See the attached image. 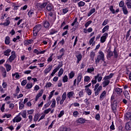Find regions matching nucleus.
I'll use <instances>...</instances> for the list:
<instances>
[{
	"instance_id": "obj_1",
	"label": "nucleus",
	"mask_w": 131,
	"mask_h": 131,
	"mask_svg": "<svg viewBox=\"0 0 131 131\" xmlns=\"http://www.w3.org/2000/svg\"><path fill=\"white\" fill-rule=\"evenodd\" d=\"M76 122V123H80V124H84V123H86V124H91L92 122V120H86L82 117L78 118Z\"/></svg>"
},
{
	"instance_id": "obj_2",
	"label": "nucleus",
	"mask_w": 131,
	"mask_h": 131,
	"mask_svg": "<svg viewBox=\"0 0 131 131\" xmlns=\"http://www.w3.org/2000/svg\"><path fill=\"white\" fill-rule=\"evenodd\" d=\"M41 25L38 24L36 25L33 29V34L34 36H37V34L41 30Z\"/></svg>"
},
{
	"instance_id": "obj_3",
	"label": "nucleus",
	"mask_w": 131,
	"mask_h": 131,
	"mask_svg": "<svg viewBox=\"0 0 131 131\" xmlns=\"http://www.w3.org/2000/svg\"><path fill=\"white\" fill-rule=\"evenodd\" d=\"M17 58V55H16V52L14 51H12L11 52V55L9 56L7 61H9L10 63H12Z\"/></svg>"
},
{
	"instance_id": "obj_4",
	"label": "nucleus",
	"mask_w": 131,
	"mask_h": 131,
	"mask_svg": "<svg viewBox=\"0 0 131 131\" xmlns=\"http://www.w3.org/2000/svg\"><path fill=\"white\" fill-rule=\"evenodd\" d=\"M117 101L116 100H114L112 104V110L113 113L114 114H116V112L117 111Z\"/></svg>"
},
{
	"instance_id": "obj_5",
	"label": "nucleus",
	"mask_w": 131,
	"mask_h": 131,
	"mask_svg": "<svg viewBox=\"0 0 131 131\" xmlns=\"http://www.w3.org/2000/svg\"><path fill=\"white\" fill-rule=\"evenodd\" d=\"M47 5H48V3L45 2L43 3H38L36 4V7L39 10H42L43 9H45L46 7L47 6Z\"/></svg>"
},
{
	"instance_id": "obj_6",
	"label": "nucleus",
	"mask_w": 131,
	"mask_h": 131,
	"mask_svg": "<svg viewBox=\"0 0 131 131\" xmlns=\"http://www.w3.org/2000/svg\"><path fill=\"white\" fill-rule=\"evenodd\" d=\"M22 120V118L18 114L13 119L12 121L13 123H16V122H20Z\"/></svg>"
},
{
	"instance_id": "obj_7",
	"label": "nucleus",
	"mask_w": 131,
	"mask_h": 131,
	"mask_svg": "<svg viewBox=\"0 0 131 131\" xmlns=\"http://www.w3.org/2000/svg\"><path fill=\"white\" fill-rule=\"evenodd\" d=\"M107 37H108V33H105L100 38V42H101V43H104V42L106 41Z\"/></svg>"
},
{
	"instance_id": "obj_8",
	"label": "nucleus",
	"mask_w": 131,
	"mask_h": 131,
	"mask_svg": "<svg viewBox=\"0 0 131 131\" xmlns=\"http://www.w3.org/2000/svg\"><path fill=\"white\" fill-rule=\"evenodd\" d=\"M46 6V9L48 12H54V5L51 3H49Z\"/></svg>"
},
{
	"instance_id": "obj_9",
	"label": "nucleus",
	"mask_w": 131,
	"mask_h": 131,
	"mask_svg": "<svg viewBox=\"0 0 131 131\" xmlns=\"http://www.w3.org/2000/svg\"><path fill=\"white\" fill-rule=\"evenodd\" d=\"M63 64H58V66L55 68L53 70L52 73L51 74V76H54V75L61 68V67H62Z\"/></svg>"
},
{
	"instance_id": "obj_10",
	"label": "nucleus",
	"mask_w": 131,
	"mask_h": 131,
	"mask_svg": "<svg viewBox=\"0 0 131 131\" xmlns=\"http://www.w3.org/2000/svg\"><path fill=\"white\" fill-rule=\"evenodd\" d=\"M2 72V75L3 78H6L7 77V71H6V69L4 67H1L0 68Z\"/></svg>"
},
{
	"instance_id": "obj_11",
	"label": "nucleus",
	"mask_w": 131,
	"mask_h": 131,
	"mask_svg": "<svg viewBox=\"0 0 131 131\" xmlns=\"http://www.w3.org/2000/svg\"><path fill=\"white\" fill-rule=\"evenodd\" d=\"M59 131H71V128L66 126H61L59 128Z\"/></svg>"
},
{
	"instance_id": "obj_12",
	"label": "nucleus",
	"mask_w": 131,
	"mask_h": 131,
	"mask_svg": "<svg viewBox=\"0 0 131 131\" xmlns=\"http://www.w3.org/2000/svg\"><path fill=\"white\" fill-rule=\"evenodd\" d=\"M105 60V57H103L102 56H100L99 55H97V58L95 59V63L99 64L100 63V61H104Z\"/></svg>"
},
{
	"instance_id": "obj_13",
	"label": "nucleus",
	"mask_w": 131,
	"mask_h": 131,
	"mask_svg": "<svg viewBox=\"0 0 131 131\" xmlns=\"http://www.w3.org/2000/svg\"><path fill=\"white\" fill-rule=\"evenodd\" d=\"M100 75H101V74H97V75L96 76H94V79H93L91 80V82L92 83V86H94V85H95V84H96V83H97V79H98V77H99V76H100Z\"/></svg>"
},
{
	"instance_id": "obj_14",
	"label": "nucleus",
	"mask_w": 131,
	"mask_h": 131,
	"mask_svg": "<svg viewBox=\"0 0 131 131\" xmlns=\"http://www.w3.org/2000/svg\"><path fill=\"white\" fill-rule=\"evenodd\" d=\"M43 26L46 29H50V23L48 20L43 21Z\"/></svg>"
},
{
	"instance_id": "obj_15",
	"label": "nucleus",
	"mask_w": 131,
	"mask_h": 131,
	"mask_svg": "<svg viewBox=\"0 0 131 131\" xmlns=\"http://www.w3.org/2000/svg\"><path fill=\"white\" fill-rule=\"evenodd\" d=\"M18 115L19 116L21 115L23 118H26V117H27V111H26V110H24L18 113Z\"/></svg>"
},
{
	"instance_id": "obj_16",
	"label": "nucleus",
	"mask_w": 131,
	"mask_h": 131,
	"mask_svg": "<svg viewBox=\"0 0 131 131\" xmlns=\"http://www.w3.org/2000/svg\"><path fill=\"white\" fill-rule=\"evenodd\" d=\"M114 76V73H111L109 75H106L103 77V80H109V79H111Z\"/></svg>"
},
{
	"instance_id": "obj_17",
	"label": "nucleus",
	"mask_w": 131,
	"mask_h": 131,
	"mask_svg": "<svg viewBox=\"0 0 131 131\" xmlns=\"http://www.w3.org/2000/svg\"><path fill=\"white\" fill-rule=\"evenodd\" d=\"M76 57L77 59L76 61L77 64H79V62H80V61H81V59H82V54H81V53H79L76 55Z\"/></svg>"
},
{
	"instance_id": "obj_18",
	"label": "nucleus",
	"mask_w": 131,
	"mask_h": 131,
	"mask_svg": "<svg viewBox=\"0 0 131 131\" xmlns=\"http://www.w3.org/2000/svg\"><path fill=\"white\" fill-rule=\"evenodd\" d=\"M104 98H106V91H103L99 97L100 101H103Z\"/></svg>"
},
{
	"instance_id": "obj_19",
	"label": "nucleus",
	"mask_w": 131,
	"mask_h": 131,
	"mask_svg": "<svg viewBox=\"0 0 131 131\" xmlns=\"http://www.w3.org/2000/svg\"><path fill=\"white\" fill-rule=\"evenodd\" d=\"M11 52H12V50L10 49H8L4 51L3 55L4 56H6V57H9Z\"/></svg>"
},
{
	"instance_id": "obj_20",
	"label": "nucleus",
	"mask_w": 131,
	"mask_h": 131,
	"mask_svg": "<svg viewBox=\"0 0 131 131\" xmlns=\"http://www.w3.org/2000/svg\"><path fill=\"white\" fill-rule=\"evenodd\" d=\"M74 95H75V94H74V92L71 91V92H69V93H68V94H67V97L70 100H71V98H74V97H73V96H74Z\"/></svg>"
},
{
	"instance_id": "obj_21",
	"label": "nucleus",
	"mask_w": 131,
	"mask_h": 131,
	"mask_svg": "<svg viewBox=\"0 0 131 131\" xmlns=\"http://www.w3.org/2000/svg\"><path fill=\"white\" fill-rule=\"evenodd\" d=\"M42 93H43V90H41L39 93L36 96L35 101L36 102L38 100L39 98H40L42 96Z\"/></svg>"
},
{
	"instance_id": "obj_22",
	"label": "nucleus",
	"mask_w": 131,
	"mask_h": 131,
	"mask_svg": "<svg viewBox=\"0 0 131 131\" xmlns=\"http://www.w3.org/2000/svg\"><path fill=\"white\" fill-rule=\"evenodd\" d=\"M115 92L117 95L120 96L121 93H122V89L117 87L115 89Z\"/></svg>"
},
{
	"instance_id": "obj_23",
	"label": "nucleus",
	"mask_w": 131,
	"mask_h": 131,
	"mask_svg": "<svg viewBox=\"0 0 131 131\" xmlns=\"http://www.w3.org/2000/svg\"><path fill=\"white\" fill-rule=\"evenodd\" d=\"M52 68H53V66L52 65H49L48 66V68H46L45 70H44V73L45 74H48L52 70Z\"/></svg>"
},
{
	"instance_id": "obj_24",
	"label": "nucleus",
	"mask_w": 131,
	"mask_h": 131,
	"mask_svg": "<svg viewBox=\"0 0 131 131\" xmlns=\"http://www.w3.org/2000/svg\"><path fill=\"white\" fill-rule=\"evenodd\" d=\"M49 32L50 35H54V34H57V33L59 32V30L53 28L49 31Z\"/></svg>"
},
{
	"instance_id": "obj_25",
	"label": "nucleus",
	"mask_w": 131,
	"mask_h": 131,
	"mask_svg": "<svg viewBox=\"0 0 131 131\" xmlns=\"http://www.w3.org/2000/svg\"><path fill=\"white\" fill-rule=\"evenodd\" d=\"M104 81L102 82V84L103 85V88H106L107 85H109L110 83V80H104Z\"/></svg>"
},
{
	"instance_id": "obj_26",
	"label": "nucleus",
	"mask_w": 131,
	"mask_h": 131,
	"mask_svg": "<svg viewBox=\"0 0 131 131\" xmlns=\"http://www.w3.org/2000/svg\"><path fill=\"white\" fill-rule=\"evenodd\" d=\"M82 74L80 73L78 74L77 76V84L78 85L79 83H80V81H81V79L82 78Z\"/></svg>"
},
{
	"instance_id": "obj_27",
	"label": "nucleus",
	"mask_w": 131,
	"mask_h": 131,
	"mask_svg": "<svg viewBox=\"0 0 131 131\" xmlns=\"http://www.w3.org/2000/svg\"><path fill=\"white\" fill-rule=\"evenodd\" d=\"M103 88V87L102 86V85L99 86L97 89L95 91V96H98V95H99V94H100V92H101V90H102V89Z\"/></svg>"
},
{
	"instance_id": "obj_28",
	"label": "nucleus",
	"mask_w": 131,
	"mask_h": 131,
	"mask_svg": "<svg viewBox=\"0 0 131 131\" xmlns=\"http://www.w3.org/2000/svg\"><path fill=\"white\" fill-rule=\"evenodd\" d=\"M4 66L6 68V71L7 72H9V71H11V70H12V66H11V64H5Z\"/></svg>"
},
{
	"instance_id": "obj_29",
	"label": "nucleus",
	"mask_w": 131,
	"mask_h": 131,
	"mask_svg": "<svg viewBox=\"0 0 131 131\" xmlns=\"http://www.w3.org/2000/svg\"><path fill=\"white\" fill-rule=\"evenodd\" d=\"M125 129L126 130H131V123L130 122H128L125 124Z\"/></svg>"
},
{
	"instance_id": "obj_30",
	"label": "nucleus",
	"mask_w": 131,
	"mask_h": 131,
	"mask_svg": "<svg viewBox=\"0 0 131 131\" xmlns=\"http://www.w3.org/2000/svg\"><path fill=\"white\" fill-rule=\"evenodd\" d=\"M125 117V119H126V120H128L129 119V118H130L131 117V112H127L126 114L124 116Z\"/></svg>"
},
{
	"instance_id": "obj_31",
	"label": "nucleus",
	"mask_w": 131,
	"mask_h": 131,
	"mask_svg": "<svg viewBox=\"0 0 131 131\" xmlns=\"http://www.w3.org/2000/svg\"><path fill=\"white\" fill-rule=\"evenodd\" d=\"M83 33H88V32L91 33L93 32V28L90 27L88 29L86 30V28L83 29Z\"/></svg>"
},
{
	"instance_id": "obj_32",
	"label": "nucleus",
	"mask_w": 131,
	"mask_h": 131,
	"mask_svg": "<svg viewBox=\"0 0 131 131\" xmlns=\"http://www.w3.org/2000/svg\"><path fill=\"white\" fill-rule=\"evenodd\" d=\"M95 56H96V53L94 51H92L90 53V59L92 61H95Z\"/></svg>"
},
{
	"instance_id": "obj_33",
	"label": "nucleus",
	"mask_w": 131,
	"mask_h": 131,
	"mask_svg": "<svg viewBox=\"0 0 131 131\" xmlns=\"http://www.w3.org/2000/svg\"><path fill=\"white\" fill-rule=\"evenodd\" d=\"M122 10L123 11L124 15H127L128 14V11L127 10L126 6H124L123 7H122Z\"/></svg>"
},
{
	"instance_id": "obj_34",
	"label": "nucleus",
	"mask_w": 131,
	"mask_h": 131,
	"mask_svg": "<svg viewBox=\"0 0 131 131\" xmlns=\"http://www.w3.org/2000/svg\"><path fill=\"white\" fill-rule=\"evenodd\" d=\"M84 82H91V77L85 76L84 77Z\"/></svg>"
},
{
	"instance_id": "obj_35",
	"label": "nucleus",
	"mask_w": 131,
	"mask_h": 131,
	"mask_svg": "<svg viewBox=\"0 0 131 131\" xmlns=\"http://www.w3.org/2000/svg\"><path fill=\"white\" fill-rule=\"evenodd\" d=\"M39 117H40V114H35L34 117V122H36L38 120V118H39Z\"/></svg>"
},
{
	"instance_id": "obj_36",
	"label": "nucleus",
	"mask_w": 131,
	"mask_h": 131,
	"mask_svg": "<svg viewBox=\"0 0 131 131\" xmlns=\"http://www.w3.org/2000/svg\"><path fill=\"white\" fill-rule=\"evenodd\" d=\"M49 41L52 42V40H50L49 38H46L45 39L42 40V43H43V45H48V42H49Z\"/></svg>"
},
{
	"instance_id": "obj_37",
	"label": "nucleus",
	"mask_w": 131,
	"mask_h": 131,
	"mask_svg": "<svg viewBox=\"0 0 131 131\" xmlns=\"http://www.w3.org/2000/svg\"><path fill=\"white\" fill-rule=\"evenodd\" d=\"M109 31V26H105L102 30V33H105V32Z\"/></svg>"
},
{
	"instance_id": "obj_38",
	"label": "nucleus",
	"mask_w": 131,
	"mask_h": 131,
	"mask_svg": "<svg viewBox=\"0 0 131 131\" xmlns=\"http://www.w3.org/2000/svg\"><path fill=\"white\" fill-rule=\"evenodd\" d=\"M75 76V73H74L73 71H71L69 74V78L70 79H72L73 77Z\"/></svg>"
},
{
	"instance_id": "obj_39",
	"label": "nucleus",
	"mask_w": 131,
	"mask_h": 131,
	"mask_svg": "<svg viewBox=\"0 0 131 131\" xmlns=\"http://www.w3.org/2000/svg\"><path fill=\"white\" fill-rule=\"evenodd\" d=\"M95 12H96V9L95 8H92L90 10L89 13L88 14V17H90V16H92V15H93V14H94V13H95Z\"/></svg>"
},
{
	"instance_id": "obj_40",
	"label": "nucleus",
	"mask_w": 131,
	"mask_h": 131,
	"mask_svg": "<svg viewBox=\"0 0 131 131\" xmlns=\"http://www.w3.org/2000/svg\"><path fill=\"white\" fill-rule=\"evenodd\" d=\"M113 53H114L115 58H118V52H117V50H116V47H114V50Z\"/></svg>"
},
{
	"instance_id": "obj_41",
	"label": "nucleus",
	"mask_w": 131,
	"mask_h": 131,
	"mask_svg": "<svg viewBox=\"0 0 131 131\" xmlns=\"http://www.w3.org/2000/svg\"><path fill=\"white\" fill-rule=\"evenodd\" d=\"M113 52L110 51L107 52V59H111V57H113Z\"/></svg>"
},
{
	"instance_id": "obj_42",
	"label": "nucleus",
	"mask_w": 131,
	"mask_h": 131,
	"mask_svg": "<svg viewBox=\"0 0 131 131\" xmlns=\"http://www.w3.org/2000/svg\"><path fill=\"white\" fill-rule=\"evenodd\" d=\"M10 17H8L6 19V22L4 24L6 25V26H8L9 25H10V24H11V21H10Z\"/></svg>"
},
{
	"instance_id": "obj_43",
	"label": "nucleus",
	"mask_w": 131,
	"mask_h": 131,
	"mask_svg": "<svg viewBox=\"0 0 131 131\" xmlns=\"http://www.w3.org/2000/svg\"><path fill=\"white\" fill-rule=\"evenodd\" d=\"M126 5L128 9L130 8L131 7V0H126Z\"/></svg>"
},
{
	"instance_id": "obj_44",
	"label": "nucleus",
	"mask_w": 131,
	"mask_h": 131,
	"mask_svg": "<svg viewBox=\"0 0 131 131\" xmlns=\"http://www.w3.org/2000/svg\"><path fill=\"white\" fill-rule=\"evenodd\" d=\"M32 86H33V85H32V83H28L26 86V89L27 90H30V89L32 88Z\"/></svg>"
},
{
	"instance_id": "obj_45",
	"label": "nucleus",
	"mask_w": 131,
	"mask_h": 131,
	"mask_svg": "<svg viewBox=\"0 0 131 131\" xmlns=\"http://www.w3.org/2000/svg\"><path fill=\"white\" fill-rule=\"evenodd\" d=\"M123 93H124V96L127 99H129V93H128V91L125 90Z\"/></svg>"
},
{
	"instance_id": "obj_46",
	"label": "nucleus",
	"mask_w": 131,
	"mask_h": 131,
	"mask_svg": "<svg viewBox=\"0 0 131 131\" xmlns=\"http://www.w3.org/2000/svg\"><path fill=\"white\" fill-rule=\"evenodd\" d=\"M10 37L9 36H6L5 40V45H10Z\"/></svg>"
},
{
	"instance_id": "obj_47",
	"label": "nucleus",
	"mask_w": 131,
	"mask_h": 131,
	"mask_svg": "<svg viewBox=\"0 0 131 131\" xmlns=\"http://www.w3.org/2000/svg\"><path fill=\"white\" fill-rule=\"evenodd\" d=\"M51 107V108H55V107H56V100L55 98L52 99V102Z\"/></svg>"
},
{
	"instance_id": "obj_48",
	"label": "nucleus",
	"mask_w": 131,
	"mask_h": 131,
	"mask_svg": "<svg viewBox=\"0 0 131 131\" xmlns=\"http://www.w3.org/2000/svg\"><path fill=\"white\" fill-rule=\"evenodd\" d=\"M94 71H95V68H94L93 67L87 69L88 73H92V72H94Z\"/></svg>"
},
{
	"instance_id": "obj_49",
	"label": "nucleus",
	"mask_w": 131,
	"mask_h": 131,
	"mask_svg": "<svg viewBox=\"0 0 131 131\" xmlns=\"http://www.w3.org/2000/svg\"><path fill=\"white\" fill-rule=\"evenodd\" d=\"M62 81L64 83L68 81V76L67 75H65L62 78Z\"/></svg>"
},
{
	"instance_id": "obj_50",
	"label": "nucleus",
	"mask_w": 131,
	"mask_h": 131,
	"mask_svg": "<svg viewBox=\"0 0 131 131\" xmlns=\"http://www.w3.org/2000/svg\"><path fill=\"white\" fill-rule=\"evenodd\" d=\"M24 108V104L22 103L21 101L19 102V110H22Z\"/></svg>"
},
{
	"instance_id": "obj_51",
	"label": "nucleus",
	"mask_w": 131,
	"mask_h": 131,
	"mask_svg": "<svg viewBox=\"0 0 131 131\" xmlns=\"http://www.w3.org/2000/svg\"><path fill=\"white\" fill-rule=\"evenodd\" d=\"M52 111V108H48L46 110H45L44 111V115H47V114H49V113H50V112H51V111Z\"/></svg>"
},
{
	"instance_id": "obj_52",
	"label": "nucleus",
	"mask_w": 131,
	"mask_h": 131,
	"mask_svg": "<svg viewBox=\"0 0 131 131\" xmlns=\"http://www.w3.org/2000/svg\"><path fill=\"white\" fill-rule=\"evenodd\" d=\"M110 11L112 12V14H115V9L113 8V6H110Z\"/></svg>"
},
{
	"instance_id": "obj_53",
	"label": "nucleus",
	"mask_w": 131,
	"mask_h": 131,
	"mask_svg": "<svg viewBox=\"0 0 131 131\" xmlns=\"http://www.w3.org/2000/svg\"><path fill=\"white\" fill-rule=\"evenodd\" d=\"M84 5H85V3L83 1H80L79 3H78V6L79 7H83Z\"/></svg>"
},
{
	"instance_id": "obj_54",
	"label": "nucleus",
	"mask_w": 131,
	"mask_h": 131,
	"mask_svg": "<svg viewBox=\"0 0 131 131\" xmlns=\"http://www.w3.org/2000/svg\"><path fill=\"white\" fill-rule=\"evenodd\" d=\"M92 23H93V21L92 20H89V21H87L85 24V25H84L85 28H88V27L90 26V25H91V24H92Z\"/></svg>"
},
{
	"instance_id": "obj_55",
	"label": "nucleus",
	"mask_w": 131,
	"mask_h": 131,
	"mask_svg": "<svg viewBox=\"0 0 131 131\" xmlns=\"http://www.w3.org/2000/svg\"><path fill=\"white\" fill-rule=\"evenodd\" d=\"M85 66H86V62H85V61H82L80 65L81 69L84 68V67H85Z\"/></svg>"
},
{
	"instance_id": "obj_56",
	"label": "nucleus",
	"mask_w": 131,
	"mask_h": 131,
	"mask_svg": "<svg viewBox=\"0 0 131 131\" xmlns=\"http://www.w3.org/2000/svg\"><path fill=\"white\" fill-rule=\"evenodd\" d=\"M98 55L97 56H99L100 57H103V58H105V54H104V52H103V51H99L98 52Z\"/></svg>"
},
{
	"instance_id": "obj_57",
	"label": "nucleus",
	"mask_w": 131,
	"mask_h": 131,
	"mask_svg": "<svg viewBox=\"0 0 131 131\" xmlns=\"http://www.w3.org/2000/svg\"><path fill=\"white\" fill-rule=\"evenodd\" d=\"M53 56H54V53L51 54L50 56L47 59L48 62H52L53 61Z\"/></svg>"
},
{
	"instance_id": "obj_58",
	"label": "nucleus",
	"mask_w": 131,
	"mask_h": 131,
	"mask_svg": "<svg viewBox=\"0 0 131 131\" xmlns=\"http://www.w3.org/2000/svg\"><path fill=\"white\" fill-rule=\"evenodd\" d=\"M95 38L96 37L94 36L92 38L90 39V40H89L90 46H92V44L93 43V42H94V40H95Z\"/></svg>"
},
{
	"instance_id": "obj_59",
	"label": "nucleus",
	"mask_w": 131,
	"mask_h": 131,
	"mask_svg": "<svg viewBox=\"0 0 131 131\" xmlns=\"http://www.w3.org/2000/svg\"><path fill=\"white\" fill-rule=\"evenodd\" d=\"M64 113H65V112H64V110L60 111V112L59 113L58 116V118H61V117H62V116H63V115H64Z\"/></svg>"
},
{
	"instance_id": "obj_60",
	"label": "nucleus",
	"mask_w": 131,
	"mask_h": 131,
	"mask_svg": "<svg viewBox=\"0 0 131 131\" xmlns=\"http://www.w3.org/2000/svg\"><path fill=\"white\" fill-rule=\"evenodd\" d=\"M63 72L64 70L63 69V68H61L58 72V76L60 77V76L62 75V74H63Z\"/></svg>"
},
{
	"instance_id": "obj_61",
	"label": "nucleus",
	"mask_w": 131,
	"mask_h": 131,
	"mask_svg": "<svg viewBox=\"0 0 131 131\" xmlns=\"http://www.w3.org/2000/svg\"><path fill=\"white\" fill-rule=\"evenodd\" d=\"M40 52L37 49H34L33 50V54H35V55H40Z\"/></svg>"
},
{
	"instance_id": "obj_62",
	"label": "nucleus",
	"mask_w": 131,
	"mask_h": 131,
	"mask_svg": "<svg viewBox=\"0 0 131 131\" xmlns=\"http://www.w3.org/2000/svg\"><path fill=\"white\" fill-rule=\"evenodd\" d=\"M86 91L88 96H91V95H92V90L90 89V88H88V90H86Z\"/></svg>"
},
{
	"instance_id": "obj_63",
	"label": "nucleus",
	"mask_w": 131,
	"mask_h": 131,
	"mask_svg": "<svg viewBox=\"0 0 131 131\" xmlns=\"http://www.w3.org/2000/svg\"><path fill=\"white\" fill-rule=\"evenodd\" d=\"M72 105L74 106V107H79L80 106V104L77 102L73 103Z\"/></svg>"
},
{
	"instance_id": "obj_64",
	"label": "nucleus",
	"mask_w": 131,
	"mask_h": 131,
	"mask_svg": "<svg viewBox=\"0 0 131 131\" xmlns=\"http://www.w3.org/2000/svg\"><path fill=\"white\" fill-rule=\"evenodd\" d=\"M95 118V119H96V120H98V121H100V119L101 118V117L100 116V114H96Z\"/></svg>"
}]
</instances>
